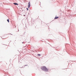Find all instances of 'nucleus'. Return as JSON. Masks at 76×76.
I'll use <instances>...</instances> for the list:
<instances>
[{
  "instance_id": "obj_5",
  "label": "nucleus",
  "mask_w": 76,
  "mask_h": 76,
  "mask_svg": "<svg viewBox=\"0 0 76 76\" xmlns=\"http://www.w3.org/2000/svg\"><path fill=\"white\" fill-rule=\"evenodd\" d=\"M7 21L8 22V23L9 22V19H7Z\"/></svg>"
},
{
  "instance_id": "obj_3",
  "label": "nucleus",
  "mask_w": 76,
  "mask_h": 76,
  "mask_svg": "<svg viewBox=\"0 0 76 76\" xmlns=\"http://www.w3.org/2000/svg\"><path fill=\"white\" fill-rule=\"evenodd\" d=\"M58 17H56L55 18H54V19H57L58 18Z\"/></svg>"
},
{
  "instance_id": "obj_7",
  "label": "nucleus",
  "mask_w": 76,
  "mask_h": 76,
  "mask_svg": "<svg viewBox=\"0 0 76 76\" xmlns=\"http://www.w3.org/2000/svg\"><path fill=\"white\" fill-rule=\"evenodd\" d=\"M26 9H27V10H28V8H26Z\"/></svg>"
},
{
  "instance_id": "obj_2",
  "label": "nucleus",
  "mask_w": 76,
  "mask_h": 76,
  "mask_svg": "<svg viewBox=\"0 0 76 76\" xmlns=\"http://www.w3.org/2000/svg\"><path fill=\"white\" fill-rule=\"evenodd\" d=\"M30 6V2H29L28 4V8H29Z\"/></svg>"
},
{
  "instance_id": "obj_4",
  "label": "nucleus",
  "mask_w": 76,
  "mask_h": 76,
  "mask_svg": "<svg viewBox=\"0 0 76 76\" xmlns=\"http://www.w3.org/2000/svg\"><path fill=\"white\" fill-rule=\"evenodd\" d=\"M13 4H14L15 5H18V4H17L16 3H13Z\"/></svg>"
},
{
  "instance_id": "obj_8",
  "label": "nucleus",
  "mask_w": 76,
  "mask_h": 76,
  "mask_svg": "<svg viewBox=\"0 0 76 76\" xmlns=\"http://www.w3.org/2000/svg\"><path fill=\"white\" fill-rule=\"evenodd\" d=\"M24 16H25V15H24Z\"/></svg>"
},
{
  "instance_id": "obj_1",
  "label": "nucleus",
  "mask_w": 76,
  "mask_h": 76,
  "mask_svg": "<svg viewBox=\"0 0 76 76\" xmlns=\"http://www.w3.org/2000/svg\"><path fill=\"white\" fill-rule=\"evenodd\" d=\"M41 69H42V70L48 72V70L47 68L45 66H42L41 67Z\"/></svg>"
},
{
  "instance_id": "obj_9",
  "label": "nucleus",
  "mask_w": 76,
  "mask_h": 76,
  "mask_svg": "<svg viewBox=\"0 0 76 76\" xmlns=\"http://www.w3.org/2000/svg\"><path fill=\"white\" fill-rule=\"evenodd\" d=\"M27 65H25V66H27Z\"/></svg>"
},
{
  "instance_id": "obj_6",
  "label": "nucleus",
  "mask_w": 76,
  "mask_h": 76,
  "mask_svg": "<svg viewBox=\"0 0 76 76\" xmlns=\"http://www.w3.org/2000/svg\"><path fill=\"white\" fill-rule=\"evenodd\" d=\"M38 56H41V55L39 54H38L37 55Z\"/></svg>"
}]
</instances>
